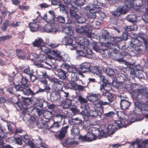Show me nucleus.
Returning <instances> with one entry per match:
<instances>
[{
    "mask_svg": "<svg viewBox=\"0 0 148 148\" xmlns=\"http://www.w3.org/2000/svg\"><path fill=\"white\" fill-rule=\"evenodd\" d=\"M81 113L86 116L92 117H96L98 115L97 112L95 110V111L90 110L88 111L86 110H82Z\"/></svg>",
    "mask_w": 148,
    "mask_h": 148,
    "instance_id": "18",
    "label": "nucleus"
},
{
    "mask_svg": "<svg viewBox=\"0 0 148 148\" xmlns=\"http://www.w3.org/2000/svg\"><path fill=\"white\" fill-rule=\"evenodd\" d=\"M77 47H79L80 49L77 50L76 53L78 56L86 57L85 48H87L89 44V42L83 36H78L75 39Z\"/></svg>",
    "mask_w": 148,
    "mask_h": 148,
    "instance_id": "1",
    "label": "nucleus"
},
{
    "mask_svg": "<svg viewBox=\"0 0 148 148\" xmlns=\"http://www.w3.org/2000/svg\"><path fill=\"white\" fill-rule=\"evenodd\" d=\"M57 21L59 23H64L65 22V18L61 16H59L56 18Z\"/></svg>",
    "mask_w": 148,
    "mask_h": 148,
    "instance_id": "56",
    "label": "nucleus"
},
{
    "mask_svg": "<svg viewBox=\"0 0 148 148\" xmlns=\"http://www.w3.org/2000/svg\"><path fill=\"white\" fill-rule=\"evenodd\" d=\"M69 125L63 127L59 131V133L58 136L60 139H62L65 136V134L67 132V130L69 127Z\"/></svg>",
    "mask_w": 148,
    "mask_h": 148,
    "instance_id": "26",
    "label": "nucleus"
},
{
    "mask_svg": "<svg viewBox=\"0 0 148 148\" xmlns=\"http://www.w3.org/2000/svg\"><path fill=\"white\" fill-rule=\"evenodd\" d=\"M50 81L53 82L55 84L61 85L62 82L59 81L58 79L56 78H50L49 79Z\"/></svg>",
    "mask_w": 148,
    "mask_h": 148,
    "instance_id": "48",
    "label": "nucleus"
},
{
    "mask_svg": "<svg viewBox=\"0 0 148 148\" xmlns=\"http://www.w3.org/2000/svg\"><path fill=\"white\" fill-rule=\"evenodd\" d=\"M55 18V13L52 10H49L47 14H45L43 17L44 20L47 23L51 22V21H53Z\"/></svg>",
    "mask_w": 148,
    "mask_h": 148,
    "instance_id": "12",
    "label": "nucleus"
},
{
    "mask_svg": "<svg viewBox=\"0 0 148 148\" xmlns=\"http://www.w3.org/2000/svg\"><path fill=\"white\" fill-rule=\"evenodd\" d=\"M77 68L74 66H71L69 69L67 71L71 73L77 72Z\"/></svg>",
    "mask_w": 148,
    "mask_h": 148,
    "instance_id": "60",
    "label": "nucleus"
},
{
    "mask_svg": "<svg viewBox=\"0 0 148 148\" xmlns=\"http://www.w3.org/2000/svg\"><path fill=\"white\" fill-rule=\"evenodd\" d=\"M82 34H86L88 37H90L91 34V31L89 29L88 27L86 26H82Z\"/></svg>",
    "mask_w": 148,
    "mask_h": 148,
    "instance_id": "32",
    "label": "nucleus"
},
{
    "mask_svg": "<svg viewBox=\"0 0 148 148\" xmlns=\"http://www.w3.org/2000/svg\"><path fill=\"white\" fill-rule=\"evenodd\" d=\"M71 79L73 82H77L79 79V76L77 72H73L71 73Z\"/></svg>",
    "mask_w": 148,
    "mask_h": 148,
    "instance_id": "38",
    "label": "nucleus"
},
{
    "mask_svg": "<svg viewBox=\"0 0 148 148\" xmlns=\"http://www.w3.org/2000/svg\"><path fill=\"white\" fill-rule=\"evenodd\" d=\"M123 96L121 95L120 97L121 100L120 103V105L121 108L123 110H126L128 109L130 105V102L125 99H122Z\"/></svg>",
    "mask_w": 148,
    "mask_h": 148,
    "instance_id": "17",
    "label": "nucleus"
},
{
    "mask_svg": "<svg viewBox=\"0 0 148 148\" xmlns=\"http://www.w3.org/2000/svg\"><path fill=\"white\" fill-rule=\"evenodd\" d=\"M135 86L136 89L133 90L132 91V94L134 97L138 100L141 99L143 98V96L146 95L147 99L146 101H148V92L145 88H140L136 84H133V86Z\"/></svg>",
    "mask_w": 148,
    "mask_h": 148,
    "instance_id": "3",
    "label": "nucleus"
},
{
    "mask_svg": "<svg viewBox=\"0 0 148 148\" xmlns=\"http://www.w3.org/2000/svg\"><path fill=\"white\" fill-rule=\"evenodd\" d=\"M114 123H115V121ZM116 125H117L115 123L108 125L106 129L107 131V133L109 136H110V135L113 134L115 131L116 129Z\"/></svg>",
    "mask_w": 148,
    "mask_h": 148,
    "instance_id": "20",
    "label": "nucleus"
},
{
    "mask_svg": "<svg viewBox=\"0 0 148 148\" xmlns=\"http://www.w3.org/2000/svg\"><path fill=\"white\" fill-rule=\"evenodd\" d=\"M101 3L97 0H94L92 4H89L88 5L85 7V10L87 11L95 10L96 9L100 8Z\"/></svg>",
    "mask_w": 148,
    "mask_h": 148,
    "instance_id": "11",
    "label": "nucleus"
},
{
    "mask_svg": "<svg viewBox=\"0 0 148 148\" xmlns=\"http://www.w3.org/2000/svg\"><path fill=\"white\" fill-rule=\"evenodd\" d=\"M85 51L86 52V57L89 58H91L92 57L93 52H92L91 49L89 48H85Z\"/></svg>",
    "mask_w": 148,
    "mask_h": 148,
    "instance_id": "36",
    "label": "nucleus"
},
{
    "mask_svg": "<svg viewBox=\"0 0 148 148\" xmlns=\"http://www.w3.org/2000/svg\"><path fill=\"white\" fill-rule=\"evenodd\" d=\"M23 72L25 74L29 75L30 79H32V77H34L36 79V76L33 75V69L27 67L23 70Z\"/></svg>",
    "mask_w": 148,
    "mask_h": 148,
    "instance_id": "29",
    "label": "nucleus"
},
{
    "mask_svg": "<svg viewBox=\"0 0 148 148\" xmlns=\"http://www.w3.org/2000/svg\"><path fill=\"white\" fill-rule=\"evenodd\" d=\"M90 11H89V12L87 14L88 17L89 18H95L96 16L95 12H90Z\"/></svg>",
    "mask_w": 148,
    "mask_h": 148,
    "instance_id": "57",
    "label": "nucleus"
},
{
    "mask_svg": "<svg viewBox=\"0 0 148 148\" xmlns=\"http://www.w3.org/2000/svg\"><path fill=\"white\" fill-rule=\"evenodd\" d=\"M77 84L74 82H70L69 84V88L71 89L77 90Z\"/></svg>",
    "mask_w": 148,
    "mask_h": 148,
    "instance_id": "55",
    "label": "nucleus"
},
{
    "mask_svg": "<svg viewBox=\"0 0 148 148\" xmlns=\"http://www.w3.org/2000/svg\"><path fill=\"white\" fill-rule=\"evenodd\" d=\"M134 107L133 112L136 114L139 115L143 113V111H148V101H147L145 104L142 105V103L137 101L134 103Z\"/></svg>",
    "mask_w": 148,
    "mask_h": 148,
    "instance_id": "4",
    "label": "nucleus"
},
{
    "mask_svg": "<svg viewBox=\"0 0 148 148\" xmlns=\"http://www.w3.org/2000/svg\"><path fill=\"white\" fill-rule=\"evenodd\" d=\"M76 143V142L74 141L73 139L68 138L63 142L62 145L64 146L68 147H70Z\"/></svg>",
    "mask_w": 148,
    "mask_h": 148,
    "instance_id": "21",
    "label": "nucleus"
},
{
    "mask_svg": "<svg viewBox=\"0 0 148 148\" xmlns=\"http://www.w3.org/2000/svg\"><path fill=\"white\" fill-rule=\"evenodd\" d=\"M62 41L63 44L72 46V47L70 48L71 50L75 49L77 48V45L76 44H72V39L70 38L65 37L62 39Z\"/></svg>",
    "mask_w": 148,
    "mask_h": 148,
    "instance_id": "13",
    "label": "nucleus"
},
{
    "mask_svg": "<svg viewBox=\"0 0 148 148\" xmlns=\"http://www.w3.org/2000/svg\"><path fill=\"white\" fill-rule=\"evenodd\" d=\"M64 116L60 114H58L55 115L54 116L55 119L56 121L58 123H61L62 121Z\"/></svg>",
    "mask_w": 148,
    "mask_h": 148,
    "instance_id": "46",
    "label": "nucleus"
},
{
    "mask_svg": "<svg viewBox=\"0 0 148 148\" xmlns=\"http://www.w3.org/2000/svg\"><path fill=\"white\" fill-rule=\"evenodd\" d=\"M16 53L18 57L20 58L24 59L27 56V55L23 51L18 49L16 50Z\"/></svg>",
    "mask_w": 148,
    "mask_h": 148,
    "instance_id": "31",
    "label": "nucleus"
},
{
    "mask_svg": "<svg viewBox=\"0 0 148 148\" xmlns=\"http://www.w3.org/2000/svg\"><path fill=\"white\" fill-rule=\"evenodd\" d=\"M15 107L17 108L18 107L20 109L23 110V112L24 113H27V112H30L35 108L32 107L31 108H27L26 107H24L21 102H17L16 103L15 105Z\"/></svg>",
    "mask_w": 148,
    "mask_h": 148,
    "instance_id": "15",
    "label": "nucleus"
},
{
    "mask_svg": "<svg viewBox=\"0 0 148 148\" xmlns=\"http://www.w3.org/2000/svg\"><path fill=\"white\" fill-rule=\"evenodd\" d=\"M44 42L43 40L41 38H38L37 39H35L32 42V44L34 47H40L43 44Z\"/></svg>",
    "mask_w": 148,
    "mask_h": 148,
    "instance_id": "30",
    "label": "nucleus"
},
{
    "mask_svg": "<svg viewBox=\"0 0 148 148\" xmlns=\"http://www.w3.org/2000/svg\"><path fill=\"white\" fill-rule=\"evenodd\" d=\"M38 78L39 80L41 82H46L45 78H49L46 72L44 70H41L38 73Z\"/></svg>",
    "mask_w": 148,
    "mask_h": 148,
    "instance_id": "19",
    "label": "nucleus"
},
{
    "mask_svg": "<svg viewBox=\"0 0 148 148\" xmlns=\"http://www.w3.org/2000/svg\"><path fill=\"white\" fill-rule=\"evenodd\" d=\"M144 36L145 34H144L142 33H139L138 38L132 37L131 38V40L136 42H140V45L142 44L143 43H144L145 45H146L147 41L145 38Z\"/></svg>",
    "mask_w": 148,
    "mask_h": 148,
    "instance_id": "10",
    "label": "nucleus"
},
{
    "mask_svg": "<svg viewBox=\"0 0 148 148\" xmlns=\"http://www.w3.org/2000/svg\"><path fill=\"white\" fill-rule=\"evenodd\" d=\"M74 1V0H63L64 3L68 5V7L70 8L69 12L71 7L77 8L76 7L73 6V5L72 4L73 3Z\"/></svg>",
    "mask_w": 148,
    "mask_h": 148,
    "instance_id": "47",
    "label": "nucleus"
},
{
    "mask_svg": "<svg viewBox=\"0 0 148 148\" xmlns=\"http://www.w3.org/2000/svg\"><path fill=\"white\" fill-rule=\"evenodd\" d=\"M106 72L107 75L110 76H112L115 73L114 71L109 67H107L106 69Z\"/></svg>",
    "mask_w": 148,
    "mask_h": 148,
    "instance_id": "52",
    "label": "nucleus"
},
{
    "mask_svg": "<svg viewBox=\"0 0 148 148\" xmlns=\"http://www.w3.org/2000/svg\"><path fill=\"white\" fill-rule=\"evenodd\" d=\"M126 18L128 21L132 22H134L136 20V16L134 14H129L126 17Z\"/></svg>",
    "mask_w": 148,
    "mask_h": 148,
    "instance_id": "40",
    "label": "nucleus"
},
{
    "mask_svg": "<svg viewBox=\"0 0 148 148\" xmlns=\"http://www.w3.org/2000/svg\"><path fill=\"white\" fill-rule=\"evenodd\" d=\"M93 46V48L94 50L97 52L102 53H103L105 51V50L103 49H100L99 47L97 45V43L96 42H93L92 43Z\"/></svg>",
    "mask_w": 148,
    "mask_h": 148,
    "instance_id": "43",
    "label": "nucleus"
},
{
    "mask_svg": "<svg viewBox=\"0 0 148 148\" xmlns=\"http://www.w3.org/2000/svg\"><path fill=\"white\" fill-rule=\"evenodd\" d=\"M23 140L24 142L26 144H28L32 148H34L36 147H38L36 145V144H34L33 143L29 141V137L27 135H25L24 136H23Z\"/></svg>",
    "mask_w": 148,
    "mask_h": 148,
    "instance_id": "24",
    "label": "nucleus"
},
{
    "mask_svg": "<svg viewBox=\"0 0 148 148\" xmlns=\"http://www.w3.org/2000/svg\"><path fill=\"white\" fill-rule=\"evenodd\" d=\"M112 39L113 41L115 44H116H116H118L122 40V38L120 36H116L113 37L112 38Z\"/></svg>",
    "mask_w": 148,
    "mask_h": 148,
    "instance_id": "50",
    "label": "nucleus"
},
{
    "mask_svg": "<svg viewBox=\"0 0 148 148\" xmlns=\"http://www.w3.org/2000/svg\"><path fill=\"white\" fill-rule=\"evenodd\" d=\"M50 97L52 101H57L60 99V93L59 90H55L52 91L50 94Z\"/></svg>",
    "mask_w": 148,
    "mask_h": 148,
    "instance_id": "14",
    "label": "nucleus"
},
{
    "mask_svg": "<svg viewBox=\"0 0 148 148\" xmlns=\"http://www.w3.org/2000/svg\"><path fill=\"white\" fill-rule=\"evenodd\" d=\"M85 51L86 52V57L89 58H91L92 57L93 52H92L91 49L89 48H85Z\"/></svg>",
    "mask_w": 148,
    "mask_h": 148,
    "instance_id": "35",
    "label": "nucleus"
},
{
    "mask_svg": "<svg viewBox=\"0 0 148 148\" xmlns=\"http://www.w3.org/2000/svg\"><path fill=\"white\" fill-rule=\"evenodd\" d=\"M85 0H74L73 4L77 6L82 5L84 4Z\"/></svg>",
    "mask_w": 148,
    "mask_h": 148,
    "instance_id": "49",
    "label": "nucleus"
},
{
    "mask_svg": "<svg viewBox=\"0 0 148 148\" xmlns=\"http://www.w3.org/2000/svg\"><path fill=\"white\" fill-rule=\"evenodd\" d=\"M105 91H102L105 92H108L109 91L111 90L112 88V87L111 85L109 83H106L105 84Z\"/></svg>",
    "mask_w": 148,
    "mask_h": 148,
    "instance_id": "58",
    "label": "nucleus"
},
{
    "mask_svg": "<svg viewBox=\"0 0 148 148\" xmlns=\"http://www.w3.org/2000/svg\"><path fill=\"white\" fill-rule=\"evenodd\" d=\"M80 132V130L79 127L75 126H73L71 129V133L74 136L78 135Z\"/></svg>",
    "mask_w": 148,
    "mask_h": 148,
    "instance_id": "34",
    "label": "nucleus"
},
{
    "mask_svg": "<svg viewBox=\"0 0 148 148\" xmlns=\"http://www.w3.org/2000/svg\"><path fill=\"white\" fill-rule=\"evenodd\" d=\"M72 122L73 123L76 125H80L82 123V121L79 118H76L72 119Z\"/></svg>",
    "mask_w": 148,
    "mask_h": 148,
    "instance_id": "51",
    "label": "nucleus"
},
{
    "mask_svg": "<svg viewBox=\"0 0 148 148\" xmlns=\"http://www.w3.org/2000/svg\"><path fill=\"white\" fill-rule=\"evenodd\" d=\"M97 104L99 105L102 106L103 105H110V103L106 101H103V100H100L97 103H96Z\"/></svg>",
    "mask_w": 148,
    "mask_h": 148,
    "instance_id": "63",
    "label": "nucleus"
},
{
    "mask_svg": "<svg viewBox=\"0 0 148 148\" xmlns=\"http://www.w3.org/2000/svg\"><path fill=\"white\" fill-rule=\"evenodd\" d=\"M41 18V17L40 16H38L35 20L33 21L32 22H31L29 24V27L32 32H36L38 30L39 25L37 23V21H38V19H39Z\"/></svg>",
    "mask_w": 148,
    "mask_h": 148,
    "instance_id": "8",
    "label": "nucleus"
},
{
    "mask_svg": "<svg viewBox=\"0 0 148 148\" xmlns=\"http://www.w3.org/2000/svg\"><path fill=\"white\" fill-rule=\"evenodd\" d=\"M7 134L5 132L4 130L1 127H0V137L3 138L6 136Z\"/></svg>",
    "mask_w": 148,
    "mask_h": 148,
    "instance_id": "59",
    "label": "nucleus"
},
{
    "mask_svg": "<svg viewBox=\"0 0 148 148\" xmlns=\"http://www.w3.org/2000/svg\"><path fill=\"white\" fill-rule=\"evenodd\" d=\"M90 63L85 62L81 64L80 65V69L84 73H86L90 71Z\"/></svg>",
    "mask_w": 148,
    "mask_h": 148,
    "instance_id": "22",
    "label": "nucleus"
},
{
    "mask_svg": "<svg viewBox=\"0 0 148 148\" xmlns=\"http://www.w3.org/2000/svg\"><path fill=\"white\" fill-rule=\"evenodd\" d=\"M62 27V31L63 32L66 34L67 35L70 36L73 35V31L69 24H66L63 25Z\"/></svg>",
    "mask_w": 148,
    "mask_h": 148,
    "instance_id": "16",
    "label": "nucleus"
},
{
    "mask_svg": "<svg viewBox=\"0 0 148 148\" xmlns=\"http://www.w3.org/2000/svg\"><path fill=\"white\" fill-rule=\"evenodd\" d=\"M118 117L121 119V121L115 120V123L119 127L127 126L129 125L132 123L136 121H141L143 119L134 118L132 119L131 121H129L128 119L127 116L125 115L124 113L122 112H119L117 113Z\"/></svg>",
    "mask_w": 148,
    "mask_h": 148,
    "instance_id": "2",
    "label": "nucleus"
},
{
    "mask_svg": "<svg viewBox=\"0 0 148 148\" xmlns=\"http://www.w3.org/2000/svg\"><path fill=\"white\" fill-rule=\"evenodd\" d=\"M95 110L101 114L103 113V107L99 105L95 104L94 107Z\"/></svg>",
    "mask_w": 148,
    "mask_h": 148,
    "instance_id": "41",
    "label": "nucleus"
},
{
    "mask_svg": "<svg viewBox=\"0 0 148 148\" xmlns=\"http://www.w3.org/2000/svg\"><path fill=\"white\" fill-rule=\"evenodd\" d=\"M22 92L24 95L27 96H28L29 95L32 96L35 95L34 92L30 89L27 85L23 86Z\"/></svg>",
    "mask_w": 148,
    "mask_h": 148,
    "instance_id": "23",
    "label": "nucleus"
},
{
    "mask_svg": "<svg viewBox=\"0 0 148 148\" xmlns=\"http://www.w3.org/2000/svg\"><path fill=\"white\" fill-rule=\"evenodd\" d=\"M59 77L61 79H64L66 77V73L62 69H57L55 71Z\"/></svg>",
    "mask_w": 148,
    "mask_h": 148,
    "instance_id": "28",
    "label": "nucleus"
},
{
    "mask_svg": "<svg viewBox=\"0 0 148 148\" xmlns=\"http://www.w3.org/2000/svg\"><path fill=\"white\" fill-rule=\"evenodd\" d=\"M99 136L101 137H106L109 136L107 133V131L106 129L104 130H101V132L99 131Z\"/></svg>",
    "mask_w": 148,
    "mask_h": 148,
    "instance_id": "54",
    "label": "nucleus"
},
{
    "mask_svg": "<svg viewBox=\"0 0 148 148\" xmlns=\"http://www.w3.org/2000/svg\"><path fill=\"white\" fill-rule=\"evenodd\" d=\"M96 136L92 132H88L86 135L84 136H80L79 139L83 141L90 142L95 140Z\"/></svg>",
    "mask_w": 148,
    "mask_h": 148,
    "instance_id": "9",
    "label": "nucleus"
},
{
    "mask_svg": "<svg viewBox=\"0 0 148 148\" xmlns=\"http://www.w3.org/2000/svg\"><path fill=\"white\" fill-rule=\"evenodd\" d=\"M78 10L77 8L71 7L70 11L71 17L75 18L79 23H85L86 21V18L84 17L79 16L76 13Z\"/></svg>",
    "mask_w": 148,
    "mask_h": 148,
    "instance_id": "5",
    "label": "nucleus"
},
{
    "mask_svg": "<svg viewBox=\"0 0 148 148\" xmlns=\"http://www.w3.org/2000/svg\"><path fill=\"white\" fill-rule=\"evenodd\" d=\"M89 71L92 73L97 75L100 74V73H101V71L99 70V68L96 66L92 67L90 69Z\"/></svg>",
    "mask_w": 148,
    "mask_h": 148,
    "instance_id": "39",
    "label": "nucleus"
},
{
    "mask_svg": "<svg viewBox=\"0 0 148 148\" xmlns=\"http://www.w3.org/2000/svg\"><path fill=\"white\" fill-rule=\"evenodd\" d=\"M57 25L53 23L46 25L43 27V31L47 33H54L57 30Z\"/></svg>",
    "mask_w": 148,
    "mask_h": 148,
    "instance_id": "7",
    "label": "nucleus"
},
{
    "mask_svg": "<svg viewBox=\"0 0 148 148\" xmlns=\"http://www.w3.org/2000/svg\"><path fill=\"white\" fill-rule=\"evenodd\" d=\"M116 45V44H115L113 40L111 42H107L105 44L106 47H108V48L111 49H113Z\"/></svg>",
    "mask_w": 148,
    "mask_h": 148,
    "instance_id": "53",
    "label": "nucleus"
},
{
    "mask_svg": "<svg viewBox=\"0 0 148 148\" xmlns=\"http://www.w3.org/2000/svg\"><path fill=\"white\" fill-rule=\"evenodd\" d=\"M40 48L41 51L48 55L49 51V49L45 45H42Z\"/></svg>",
    "mask_w": 148,
    "mask_h": 148,
    "instance_id": "44",
    "label": "nucleus"
},
{
    "mask_svg": "<svg viewBox=\"0 0 148 148\" xmlns=\"http://www.w3.org/2000/svg\"><path fill=\"white\" fill-rule=\"evenodd\" d=\"M98 95L95 94H91L89 97V100L92 102H95L97 101L98 99Z\"/></svg>",
    "mask_w": 148,
    "mask_h": 148,
    "instance_id": "45",
    "label": "nucleus"
},
{
    "mask_svg": "<svg viewBox=\"0 0 148 148\" xmlns=\"http://www.w3.org/2000/svg\"><path fill=\"white\" fill-rule=\"evenodd\" d=\"M135 0H125V4L123 6H119L117 8L121 14H125L128 8L132 7V3Z\"/></svg>",
    "mask_w": 148,
    "mask_h": 148,
    "instance_id": "6",
    "label": "nucleus"
},
{
    "mask_svg": "<svg viewBox=\"0 0 148 148\" xmlns=\"http://www.w3.org/2000/svg\"><path fill=\"white\" fill-rule=\"evenodd\" d=\"M28 82V80L26 77H22L21 78V84L23 86H26Z\"/></svg>",
    "mask_w": 148,
    "mask_h": 148,
    "instance_id": "64",
    "label": "nucleus"
},
{
    "mask_svg": "<svg viewBox=\"0 0 148 148\" xmlns=\"http://www.w3.org/2000/svg\"><path fill=\"white\" fill-rule=\"evenodd\" d=\"M12 37L11 36H0V41L9 39Z\"/></svg>",
    "mask_w": 148,
    "mask_h": 148,
    "instance_id": "62",
    "label": "nucleus"
},
{
    "mask_svg": "<svg viewBox=\"0 0 148 148\" xmlns=\"http://www.w3.org/2000/svg\"><path fill=\"white\" fill-rule=\"evenodd\" d=\"M33 55H35V58L36 59H39L38 60L40 62H42L46 59V56L43 54H40V55H38L35 53H33Z\"/></svg>",
    "mask_w": 148,
    "mask_h": 148,
    "instance_id": "42",
    "label": "nucleus"
},
{
    "mask_svg": "<svg viewBox=\"0 0 148 148\" xmlns=\"http://www.w3.org/2000/svg\"><path fill=\"white\" fill-rule=\"evenodd\" d=\"M131 73L134 75L135 76L140 79L142 78L143 77L141 71H135V70H133V71H131Z\"/></svg>",
    "mask_w": 148,
    "mask_h": 148,
    "instance_id": "37",
    "label": "nucleus"
},
{
    "mask_svg": "<svg viewBox=\"0 0 148 148\" xmlns=\"http://www.w3.org/2000/svg\"><path fill=\"white\" fill-rule=\"evenodd\" d=\"M140 43L138 42H133L131 40L130 42V46L132 47L133 49L136 51H140L141 50L140 46L142 44L140 45Z\"/></svg>",
    "mask_w": 148,
    "mask_h": 148,
    "instance_id": "25",
    "label": "nucleus"
},
{
    "mask_svg": "<svg viewBox=\"0 0 148 148\" xmlns=\"http://www.w3.org/2000/svg\"><path fill=\"white\" fill-rule=\"evenodd\" d=\"M78 99L81 103H86L87 102V100L86 99L83 98L81 96H79L78 97Z\"/></svg>",
    "mask_w": 148,
    "mask_h": 148,
    "instance_id": "61",
    "label": "nucleus"
},
{
    "mask_svg": "<svg viewBox=\"0 0 148 148\" xmlns=\"http://www.w3.org/2000/svg\"><path fill=\"white\" fill-rule=\"evenodd\" d=\"M47 56L50 59L53 58L54 56L61 57L59 52L55 50H49V51L48 53Z\"/></svg>",
    "mask_w": 148,
    "mask_h": 148,
    "instance_id": "27",
    "label": "nucleus"
},
{
    "mask_svg": "<svg viewBox=\"0 0 148 148\" xmlns=\"http://www.w3.org/2000/svg\"><path fill=\"white\" fill-rule=\"evenodd\" d=\"M102 95L108 98V101L111 103L114 100V98L112 94L108 92H104L103 91Z\"/></svg>",
    "mask_w": 148,
    "mask_h": 148,
    "instance_id": "33",
    "label": "nucleus"
}]
</instances>
